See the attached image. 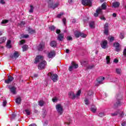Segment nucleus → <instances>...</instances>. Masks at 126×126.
Segmentation results:
<instances>
[{
    "label": "nucleus",
    "mask_w": 126,
    "mask_h": 126,
    "mask_svg": "<svg viewBox=\"0 0 126 126\" xmlns=\"http://www.w3.org/2000/svg\"><path fill=\"white\" fill-rule=\"evenodd\" d=\"M106 62H107V64H110V57L107 56L106 58Z\"/></svg>",
    "instance_id": "e433bc0d"
},
{
    "label": "nucleus",
    "mask_w": 126,
    "mask_h": 126,
    "mask_svg": "<svg viewBox=\"0 0 126 126\" xmlns=\"http://www.w3.org/2000/svg\"><path fill=\"white\" fill-rule=\"evenodd\" d=\"M78 67V64L75 63L74 62L71 63V65L69 67V71H71L73 68H77Z\"/></svg>",
    "instance_id": "1a4fd4ad"
},
{
    "label": "nucleus",
    "mask_w": 126,
    "mask_h": 126,
    "mask_svg": "<svg viewBox=\"0 0 126 126\" xmlns=\"http://www.w3.org/2000/svg\"><path fill=\"white\" fill-rule=\"evenodd\" d=\"M48 3H50V2H54V0H46Z\"/></svg>",
    "instance_id": "052dcab7"
},
{
    "label": "nucleus",
    "mask_w": 126,
    "mask_h": 126,
    "mask_svg": "<svg viewBox=\"0 0 126 126\" xmlns=\"http://www.w3.org/2000/svg\"><path fill=\"white\" fill-rule=\"evenodd\" d=\"M48 76L50 77V78L53 80V82H57L58 81V75L52 73H49L48 74Z\"/></svg>",
    "instance_id": "20e7f679"
},
{
    "label": "nucleus",
    "mask_w": 126,
    "mask_h": 126,
    "mask_svg": "<svg viewBox=\"0 0 126 126\" xmlns=\"http://www.w3.org/2000/svg\"><path fill=\"white\" fill-rule=\"evenodd\" d=\"M6 104H7L6 100H3V103H2V106L3 107H5V106H6Z\"/></svg>",
    "instance_id": "8fccbe9b"
},
{
    "label": "nucleus",
    "mask_w": 126,
    "mask_h": 126,
    "mask_svg": "<svg viewBox=\"0 0 126 126\" xmlns=\"http://www.w3.org/2000/svg\"><path fill=\"white\" fill-rule=\"evenodd\" d=\"M50 46L51 47H52L53 48H55L57 46V42L55 41H52L50 42Z\"/></svg>",
    "instance_id": "412c9836"
},
{
    "label": "nucleus",
    "mask_w": 126,
    "mask_h": 126,
    "mask_svg": "<svg viewBox=\"0 0 126 126\" xmlns=\"http://www.w3.org/2000/svg\"><path fill=\"white\" fill-rule=\"evenodd\" d=\"M92 94H93L92 91H89L88 93V95L87 97H88L89 98V97H92L91 96H92Z\"/></svg>",
    "instance_id": "c9c22d12"
},
{
    "label": "nucleus",
    "mask_w": 126,
    "mask_h": 126,
    "mask_svg": "<svg viewBox=\"0 0 126 126\" xmlns=\"http://www.w3.org/2000/svg\"><path fill=\"white\" fill-rule=\"evenodd\" d=\"M11 43V41L10 40H8L6 43V47L7 48H8L10 49V48H11V45H10Z\"/></svg>",
    "instance_id": "c756f323"
},
{
    "label": "nucleus",
    "mask_w": 126,
    "mask_h": 126,
    "mask_svg": "<svg viewBox=\"0 0 126 126\" xmlns=\"http://www.w3.org/2000/svg\"><path fill=\"white\" fill-rule=\"evenodd\" d=\"M67 39L69 41H70V40H72V37H71V36H67Z\"/></svg>",
    "instance_id": "bf43d9fd"
},
{
    "label": "nucleus",
    "mask_w": 126,
    "mask_h": 126,
    "mask_svg": "<svg viewBox=\"0 0 126 126\" xmlns=\"http://www.w3.org/2000/svg\"><path fill=\"white\" fill-rule=\"evenodd\" d=\"M29 126H37V125H36L35 124H32L30 125Z\"/></svg>",
    "instance_id": "338daca9"
},
{
    "label": "nucleus",
    "mask_w": 126,
    "mask_h": 126,
    "mask_svg": "<svg viewBox=\"0 0 126 126\" xmlns=\"http://www.w3.org/2000/svg\"><path fill=\"white\" fill-rule=\"evenodd\" d=\"M28 31L30 34H34V33H35V30H32V29L30 28H28Z\"/></svg>",
    "instance_id": "bb28decb"
},
{
    "label": "nucleus",
    "mask_w": 126,
    "mask_h": 126,
    "mask_svg": "<svg viewBox=\"0 0 126 126\" xmlns=\"http://www.w3.org/2000/svg\"><path fill=\"white\" fill-rule=\"evenodd\" d=\"M43 60L44 57L42 56L39 55L36 57L34 63H38L39 62H41L38 65V69H43L47 65V62Z\"/></svg>",
    "instance_id": "f257e3e1"
},
{
    "label": "nucleus",
    "mask_w": 126,
    "mask_h": 126,
    "mask_svg": "<svg viewBox=\"0 0 126 126\" xmlns=\"http://www.w3.org/2000/svg\"><path fill=\"white\" fill-rule=\"evenodd\" d=\"M116 72L118 74H120V73H121V72H122V69H116Z\"/></svg>",
    "instance_id": "de8ad7c7"
},
{
    "label": "nucleus",
    "mask_w": 126,
    "mask_h": 126,
    "mask_svg": "<svg viewBox=\"0 0 126 126\" xmlns=\"http://www.w3.org/2000/svg\"><path fill=\"white\" fill-rule=\"evenodd\" d=\"M82 4L84 6H92V1L91 0H82Z\"/></svg>",
    "instance_id": "39448f33"
},
{
    "label": "nucleus",
    "mask_w": 126,
    "mask_h": 126,
    "mask_svg": "<svg viewBox=\"0 0 126 126\" xmlns=\"http://www.w3.org/2000/svg\"><path fill=\"white\" fill-rule=\"evenodd\" d=\"M56 110L59 115H62L63 113V107L61 104H58L56 106Z\"/></svg>",
    "instance_id": "7ed1b4c3"
},
{
    "label": "nucleus",
    "mask_w": 126,
    "mask_h": 126,
    "mask_svg": "<svg viewBox=\"0 0 126 126\" xmlns=\"http://www.w3.org/2000/svg\"><path fill=\"white\" fill-rule=\"evenodd\" d=\"M57 39L59 41H63V34H59L58 35Z\"/></svg>",
    "instance_id": "4be33fe9"
},
{
    "label": "nucleus",
    "mask_w": 126,
    "mask_h": 126,
    "mask_svg": "<svg viewBox=\"0 0 126 126\" xmlns=\"http://www.w3.org/2000/svg\"><path fill=\"white\" fill-rule=\"evenodd\" d=\"M113 46L115 47V51L116 52H120V51H121V48H120V43L119 42H115Z\"/></svg>",
    "instance_id": "9b49d317"
},
{
    "label": "nucleus",
    "mask_w": 126,
    "mask_h": 126,
    "mask_svg": "<svg viewBox=\"0 0 126 126\" xmlns=\"http://www.w3.org/2000/svg\"><path fill=\"white\" fill-rule=\"evenodd\" d=\"M0 3L1 4H4L5 3V2L4 1V0H0Z\"/></svg>",
    "instance_id": "13d9d810"
},
{
    "label": "nucleus",
    "mask_w": 126,
    "mask_h": 126,
    "mask_svg": "<svg viewBox=\"0 0 126 126\" xmlns=\"http://www.w3.org/2000/svg\"><path fill=\"white\" fill-rule=\"evenodd\" d=\"M112 5L113 7L117 8L120 6V2H115L112 3Z\"/></svg>",
    "instance_id": "aec40b11"
},
{
    "label": "nucleus",
    "mask_w": 126,
    "mask_h": 126,
    "mask_svg": "<svg viewBox=\"0 0 126 126\" xmlns=\"http://www.w3.org/2000/svg\"><path fill=\"white\" fill-rule=\"evenodd\" d=\"M15 117H16V115H15V114L13 113V114H12V118L13 119H14V118H15Z\"/></svg>",
    "instance_id": "0e129e2a"
},
{
    "label": "nucleus",
    "mask_w": 126,
    "mask_h": 126,
    "mask_svg": "<svg viewBox=\"0 0 126 126\" xmlns=\"http://www.w3.org/2000/svg\"><path fill=\"white\" fill-rule=\"evenodd\" d=\"M16 103L19 105L21 103V97H19L16 99Z\"/></svg>",
    "instance_id": "393cba45"
},
{
    "label": "nucleus",
    "mask_w": 126,
    "mask_h": 126,
    "mask_svg": "<svg viewBox=\"0 0 126 126\" xmlns=\"http://www.w3.org/2000/svg\"><path fill=\"white\" fill-rule=\"evenodd\" d=\"M47 56L49 59H53V58L56 56L55 51L53 50L50 51V53H48Z\"/></svg>",
    "instance_id": "f8f14e48"
},
{
    "label": "nucleus",
    "mask_w": 126,
    "mask_h": 126,
    "mask_svg": "<svg viewBox=\"0 0 126 126\" xmlns=\"http://www.w3.org/2000/svg\"><path fill=\"white\" fill-rule=\"evenodd\" d=\"M14 79V78H13V77L8 76V79L5 80V83H6V84H9L10 82H12V81H13Z\"/></svg>",
    "instance_id": "ddd939ff"
},
{
    "label": "nucleus",
    "mask_w": 126,
    "mask_h": 126,
    "mask_svg": "<svg viewBox=\"0 0 126 126\" xmlns=\"http://www.w3.org/2000/svg\"><path fill=\"white\" fill-rule=\"evenodd\" d=\"M59 4L60 3H59V2H56L55 4H54V9H55V8H56V7H58Z\"/></svg>",
    "instance_id": "49530a36"
},
{
    "label": "nucleus",
    "mask_w": 126,
    "mask_h": 126,
    "mask_svg": "<svg viewBox=\"0 0 126 126\" xmlns=\"http://www.w3.org/2000/svg\"><path fill=\"white\" fill-rule=\"evenodd\" d=\"M45 48V43L42 42L38 46L37 49L38 51H43Z\"/></svg>",
    "instance_id": "f3484780"
},
{
    "label": "nucleus",
    "mask_w": 126,
    "mask_h": 126,
    "mask_svg": "<svg viewBox=\"0 0 126 126\" xmlns=\"http://www.w3.org/2000/svg\"><path fill=\"white\" fill-rule=\"evenodd\" d=\"M54 2L48 3V7H49L50 8H53L54 9Z\"/></svg>",
    "instance_id": "c85d7f7f"
},
{
    "label": "nucleus",
    "mask_w": 126,
    "mask_h": 126,
    "mask_svg": "<svg viewBox=\"0 0 126 126\" xmlns=\"http://www.w3.org/2000/svg\"><path fill=\"white\" fill-rule=\"evenodd\" d=\"M44 104H45V102L43 100H40L39 102V106H41V107H43L44 105Z\"/></svg>",
    "instance_id": "58836bf2"
},
{
    "label": "nucleus",
    "mask_w": 126,
    "mask_h": 126,
    "mask_svg": "<svg viewBox=\"0 0 126 126\" xmlns=\"http://www.w3.org/2000/svg\"><path fill=\"white\" fill-rule=\"evenodd\" d=\"M100 45L102 49H107V48H108V41L106 40H103L101 43Z\"/></svg>",
    "instance_id": "6e6552de"
},
{
    "label": "nucleus",
    "mask_w": 126,
    "mask_h": 126,
    "mask_svg": "<svg viewBox=\"0 0 126 126\" xmlns=\"http://www.w3.org/2000/svg\"><path fill=\"white\" fill-rule=\"evenodd\" d=\"M8 88L12 94H13L14 95H15V94H16V88L15 87L9 86Z\"/></svg>",
    "instance_id": "0eeeda50"
},
{
    "label": "nucleus",
    "mask_w": 126,
    "mask_h": 126,
    "mask_svg": "<svg viewBox=\"0 0 126 126\" xmlns=\"http://www.w3.org/2000/svg\"><path fill=\"white\" fill-rule=\"evenodd\" d=\"M102 9H106L107 8V6L106 5V2H104L101 5Z\"/></svg>",
    "instance_id": "f704fd0d"
},
{
    "label": "nucleus",
    "mask_w": 126,
    "mask_h": 126,
    "mask_svg": "<svg viewBox=\"0 0 126 126\" xmlns=\"http://www.w3.org/2000/svg\"><path fill=\"white\" fill-rule=\"evenodd\" d=\"M122 126H126V123L123 122V123L122 124Z\"/></svg>",
    "instance_id": "774afa93"
},
{
    "label": "nucleus",
    "mask_w": 126,
    "mask_h": 126,
    "mask_svg": "<svg viewBox=\"0 0 126 126\" xmlns=\"http://www.w3.org/2000/svg\"><path fill=\"white\" fill-rule=\"evenodd\" d=\"M102 13V9L101 8H97L96 10V13H94V16H98L99 14Z\"/></svg>",
    "instance_id": "a211bd4d"
},
{
    "label": "nucleus",
    "mask_w": 126,
    "mask_h": 126,
    "mask_svg": "<svg viewBox=\"0 0 126 126\" xmlns=\"http://www.w3.org/2000/svg\"><path fill=\"white\" fill-rule=\"evenodd\" d=\"M89 26L91 28H95V24L94 23V22H90Z\"/></svg>",
    "instance_id": "cd10ccee"
},
{
    "label": "nucleus",
    "mask_w": 126,
    "mask_h": 126,
    "mask_svg": "<svg viewBox=\"0 0 126 126\" xmlns=\"http://www.w3.org/2000/svg\"><path fill=\"white\" fill-rule=\"evenodd\" d=\"M123 55L124 57H126V48H125L123 51Z\"/></svg>",
    "instance_id": "4d7b16f0"
},
{
    "label": "nucleus",
    "mask_w": 126,
    "mask_h": 126,
    "mask_svg": "<svg viewBox=\"0 0 126 126\" xmlns=\"http://www.w3.org/2000/svg\"><path fill=\"white\" fill-rule=\"evenodd\" d=\"M81 94V90H79L78 91L77 94H74V93L73 92H71L69 93V97L71 98V99H78L80 94Z\"/></svg>",
    "instance_id": "f03ea898"
},
{
    "label": "nucleus",
    "mask_w": 126,
    "mask_h": 126,
    "mask_svg": "<svg viewBox=\"0 0 126 126\" xmlns=\"http://www.w3.org/2000/svg\"><path fill=\"white\" fill-rule=\"evenodd\" d=\"M88 98L89 97H88V96H87L84 99V102L86 105H89V104L90 103Z\"/></svg>",
    "instance_id": "a878e982"
},
{
    "label": "nucleus",
    "mask_w": 126,
    "mask_h": 126,
    "mask_svg": "<svg viewBox=\"0 0 126 126\" xmlns=\"http://www.w3.org/2000/svg\"><path fill=\"white\" fill-rule=\"evenodd\" d=\"M49 29H50L51 31H54V30L56 29V27H55V26H51L50 27H49Z\"/></svg>",
    "instance_id": "79ce46f5"
},
{
    "label": "nucleus",
    "mask_w": 126,
    "mask_h": 126,
    "mask_svg": "<svg viewBox=\"0 0 126 126\" xmlns=\"http://www.w3.org/2000/svg\"><path fill=\"white\" fill-rule=\"evenodd\" d=\"M104 28V34L105 35H108L109 33V25L107 23H105Z\"/></svg>",
    "instance_id": "9d476101"
},
{
    "label": "nucleus",
    "mask_w": 126,
    "mask_h": 126,
    "mask_svg": "<svg viewBox=\"0 0 126 126\" xmlns=\"http://www.w3.org/2000/svg\"><path fill=\"white\" fill-rule=\"evenodd\" d=\"M29 37V35L28 34H25L23 35V38H28Z\"/></svg>",
    "instance_id": "680f3d73"
},
{
    "label": "nucleus",
    "mask_w": 126,
    "mask_h": 126,
    "mask_svg": "<svg viewBox=\"0 0 126 126\" xmlns=\"http://www.w3.org/2000/svg\"><path fill=\"white\" fill-rule=\"evenodd\" d=\"M81 63L83 66H87V64L88 63V62L87 61H83Z\"/></svg>",
    "instance_id": "473e14b6"
},
{
    "label": "nucleus",
    "mask_w": 126,
    "mask_h": 126,
    "mask_svg": "<svg viewBox=\"0 0 126 126\" xmlns=\"http://www.w3.org/2000/svg\"><path fill=\"white\" fill-rule=\"evenodd\" d=\"M5 40H6V38L4 37L0 38V44L4 43V42H5Z\"/></svg>",
    "instance_id": "7c9ffc66"
},
{
    "label": "nucleus",
    "mask_w": 126,
    "mask_h": 126,
    "mask_svg": "<svg viewBox=\"0 0 126 126\" xmlns=\"http://www.w3.org/2000/svg\"><path fill=\"white\" fill-rule=\"evenodd\" d=\"M105 79V77H99L96 81L98 84H103V81Z\"/></svg>",
    "instance_id": "2eb2a0df"
},
{
    "label": "nucleus",
    "mask_w": 126,
    "mask_h": 126,
    "mask_svg": "<svg viewBox=\"0 0 126 126\" xmlns=\"http://www.w3.org/2000/svg\"><path fill=\"white\" fill-rule=\"evenodd\" d=\"M108 39L109 40L110 42H113V41H114V40H115V37H114L113 36H109L108 37Z\"/></svg>",
    "instance_id": "a19ab883"
},
{
    "label": "nucleus",
    "mask_w": 126,
    "mask_h": 126,
    "mask_svg": "<svg viewBox=\"0 0 126 126\" xmlns=\"http://www.w3.org/2000/svg\"><path fill=\"white\" fill-rule=\"evenodd\" d=\"M25 112L27 115V116H30L31 115V110L30 109H25Z\"/></svg>",
    "instance_id": "5701e85b"
},
{
    "label": "nucleus",
    "mask_w": 126,
    "mask_h": 126,
    "mask_svg": "<svg viewBox=\"0 0 126 126\" xmlns=\"http://www.w3.org/2000/svg\"><path fill=\"white\" fill-rule=\"evenodd\" d=\"M9 21V20H3L1 22V25H2V26H4V24H6V23H8Z\"/></svg>",
    "instance_id": "b1692460"
},
{
    "label": "nucleus",
    "mask_w": 126,
    "mask_h": 126,
    "mask_svg": "<svg viewBox=\"0 0 126 126\" xmlns=\"http://www.w3.org/2000/svg\"><path fill=\"white\" fill-rule=\"evenodd\" d=\"M62 21L64 25H65L66 24V19L65 18H63Z\"/></svg>",
    "instance_id": "c03bdc74"
},
{
    "label": "nucleus",
    "mask_w": 126,
    "mask_h": 126,
    "mask_svg": "<svg viewBox=\"0 0 126 126\" xmlns=\"http://www.w3.org/2000/svg\"><path fill=\"white\" fill-rule=\"evenodd\" d=\"M99 18H100V19H101V20H103L104 21H105V20H106V18H105V17H104V16H100Z\"/></svg>",
    "instance_id": "864d4df0"
},
{
    "label": "nucleus",
    "mask_w": 126,
    "mask_h": 126,
    "mask_svg": "<svg viewBox=\"0 0 126 126\" xmlns=\"http://www.w3.org/2000/svg\"><path fill=\"white\" fill-rule=\"evenodd\" d=\"M84 22L86 23L88 21V17H84Z\"/></svg>",
    "instance_id": "09e8293b"
},
{
    "label": "nucleus",
    "mask_w": 126,
    "mask_h": 126,
    "mask_svg": "<svg viewBox=\"0 0 126 126\" xmlns=\"http://www.w3.org/2000/svg\"><path fill=\"white\" fill-rule=\"evenodd\" d=\"M93 67H94V65H91L87 66L88 69H91L92 68H93Z\"/></svg>",
    "instance_id": "3c124183"
},
{
    "label": "nucleus",
    "mask_w": 126,
    "mask_h": 126,
    "mask_svg": "<svg viewBox=\"0 0 126 126\" xmlns=\"http://www.w3.org/2000/svg\"><path fill=\"white\" fill-rule=\"evenodd\" d=\"M58 101V98H57V97H54L53 99H52V101L54 102V103H56V102H57Z\"/></svg>",
    "instance_id": "603ef678"
},
{
    "label": "nucleus",
    "mask_w": 126,
    "mask_h": 126,
    "mask_svg": "<svg viewBox=\"0 0 126 126\" xmlns=\"http://www.w3.org/2000/svg\"><path fill=\"white\" fill-rule=\"evenodd\" d=\"M56 33H57V34H60V33H61V30H57V31H56Z\"/></svg>",
    "instance_id": "69168bd1"
},
{
    "label": "nucleus",
    "mask_w": 126,
    "mask_h": 126,
    "mask_svg": "<svg viewBox=\"0 0 126 126\" xmlns=\"http://www.w3.org/2000/svg\"><path fill=\"white\" fill-rule=\"evenodd\" d=\"M75 37L76 38H79V37H82V38H86V34L83 33V32H80L79 31H76L74 33Z\"/></svg>",
    "instance_id": "423d86ee"
},
{
    "label": "nucleus",
    "mask_w": 126,
    "mask_h": 126,
    "mask_svg": "<svg viewBox=\"0 0 126 126\" xmlns=\"http://www.w3.org/2000/svg\"><path fill=\"white\" fill-rule=\"evenodd\" d=\"M25 25V21H22L20 23H18V26L20 27H23Z\"/></svg>",
    "instance_id": "2f4dec72"
},
{
    "label": "nucleus",
    "mask_w": 126,
    "mask_h": 126,
    "mask_svg": "<svg viewBox=\"0 0 126 126\" xmlns=\"http://www.w3.org/2000/svg\"><path fill=\"white\" fill-rule=\"evenodd\" d=\"M91 110L93 113H96V111H97V108L95 105H92L91 106Z\"/></svg>",
    "instance_id": "6ab92c4d"
},
{
    "label": "nucleus",
    "mask_w": 126,
    "mask_h": 126,
    "mask_svg": "<svg viewBox=\"0 0 126 126\" xmlns=\"http://www.w3.org/2000/svg\"><path fill=\"white\" fill-rule=\"evenodd\" d=\"M114 62L115 63H117L119 62V60H118V59H115L114 60Z\"/></svg>",
    "instance_id": "e2e57ef3"
},
{
    "label": "nucleus",
    "mask_w": 126,
    "mask_h": 126,
    "mask_svg": "<svg viewBox=\"0 0 126 126\" xmlns=\"http://www.w3.org/2000/svg\"><path fill=\"white\" fill-rule=\"evenodd\" d=\"M64 14V12H61L60 14L57 15V16H63Z\"/></svg>",
    "instance_id": "6e6d98bb"
},
{
    "label": "nucleus",
    "mask_w": 126,
    "mask_h": 126,
    "mask_svg": "<svg viewBox=\"0 0 126 126\" xmlns=\"http://www.w3.org/2000/svg\"><path fill=\"white\" fill-rule=\"evenodd\" d=\"M105 116V113L104 112H100L98 114V117H100V118H103V117H104Z\"/></svg>",
    "instance_id": "4c0bfd02"
},
{
    "label": "nucleus",
    "mask_w": 126,
    "mask_h": 126,
    "mask_svg": "<svg viewBox=\"0 0 126 126\" xmlns=\"http://www.w3.org/2000/svg\"><path fill=\"white\" fill-rule=\"evenodd\" d=\"M18 57H19V53L17 51L15 52L13 55L10 56V58L12 59H17Z\"/></svg>",
    "instance_id": "dca6fc26"
},
{
    "label": "nucleus",
    "mask_w": 126,
    "mask_h": 126,
    "mask_svg": "<svg viewBox=\"0 0 126 126\" xmlns=\"http://www.w3.org/2000/svg\"><path fill=\"white\" fill-rule=\"evenodd\" d=\"M118 114H119V112H115L114 113H112L111 116L112 117H115L116 116H117Z\"/></svg>",
    "instance_id": "a18cd8bd"
},
{
    "label": "nucleus",
    "mask_w": 126,
    "mask_h": 126,
    "mask_svg": "<svg viewBox=\"0 0 126 126\" xmlns=\"http://www.w3.org/2000/svg\"><path fill=\"white\" fill-rule=\"evenodd\" d=\"M25 43V40H22L20 41V45H22L23 44H24Z\"/></svg>",
    "instance_id": "5fc2aeb1"
},
{
    "label": "nucleus",
    "mask_w": 126,
    "mask_h": 126,
    "mask_svg": "<svg viewBox=\"0 0 126 126\" xmlns=\"http://www.w3.org/2000/svg\"><path fill=\"white\" fill-rule=\"evenodd\" d=\"M28 46L27 45H25L22 47L23 52H25L27 50Z\"/></svg>",
    "instance_id": "72a5a7b5"
},
{
    "label": "nucleus",
    "mask_w": 126,
    "mask_h": 126,
    "mask_svg": "<svg viewBox=\"0 0 126 126\" xmlns=\"http://www.w3.org/2000/svg\"><path fill=\"white\" fill-rule=\"evenodd\" d=\"M33 11H34V7H33V6L31 5V9L29 10L30 12H33Z\"/></svg>",
    "instance_id": "37998d69"
},
{
    "label": "nucleus",
    "mask_w": 126,
    "mask_h": 126,
    "mask_svg": "<svg viewBox=\"0 0 126 126\" xmlns=\"http://www.w3.org/2000/svg\"><path fill=\"white\" fill-rule=\"evenodd\" d=\"M119 37L120 39H124L125 38V34L122 32L120 33L119 35Z\"/></svg>",
    "instance_id": "ea45409f"
},
{
    "label": "nucleus",
    "mask_w": 126,
    "mask_h": 126,
    "mask_svg": "<svg viewBox=\"0 0 126 126\" xmlns=\"http://www.w3.org/2000/svg\"><path fill=\"white\" fill-rule=\"evenodd\" d=\"M121 97V95H117V102H116V103L114 104V107H117L121 105V99H120Z\"/></svg>",
    "instance_id": "4468645a"
}]
</instances>
